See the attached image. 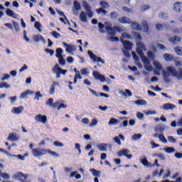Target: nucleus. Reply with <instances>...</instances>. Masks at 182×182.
<instances>
[{
	"instance_id": "50",
	"label": "nucleus",
	"mask_w": 182,
	"mask_h": 182,
	"mask_svg": "<svg viewBox=\"0 0 182 182\" xmlns=\"http://www.w3.org/2000/svg\"><path fill=\"white\" fill-rule=\"evenodd\" d=\"M66 107H68V105H65L63 103L60 104V102L57 107V109H58V110H60V109H66Z\"/></svg>"
},
{
	"instance_id": "45",
	"label": "nucleus",
	"mask_w": 182,
	"mask_h": 182,
	"mask_svg": "<svg viewBox=\"0 0 182 182\" xmlns=\"http://www.w3.org/2000/svg\"><path fill=\"white\" fill-rule=\"evenodd\" d=\"M159 139L162 141V143H167V139H166V136H164L163 134L159 135Z\"/></svg>"
},
{
	"instance_id": "34",
	"label": "nucleus",
	"mask_w": 182,
	"mask_h": 182,
	"mask_svg": "<svg viewBox=\"0 0 182 182\" xmlns=\"http://www.w3.org/2000/svg\"><path fill=\"white\" fill-rule=\"evenodd\" d=\"M119 123V120L116 118H111L108 122L109 126H113V124H117Z\"/></svg>"
},
{
	"instance_id": "60",
	"label": "nucleus",
	"mask_w": 182,
	"mask_h": 182,
	"mask_svg": "<svg viewBox=\"0 0 182 182\" xmlns=\"http://www.w3.org/2000/svg\"><path fill=\"white\" fill-rule=\"evenodd\" d=\"M81 74H82L84 76H86L89 75V72L87 71V68H83L81 70Z\"/></svg>"
},
{
	"instance_id": "2",
	"label": "nucleus",
	"mask_w": 182,
	"mask_h": 182,
	"mask_svg": "<svg viewBox=\"0 0 182 182\" xmlns=\"http://www.w3.org/2000/svg\"><path fill=\"white\" fill-rule=\"evenodd\" d=\"M31 153L34 157H41L48 154H50L51 156H55V157H59V154H58V153L50 149H45L41 148H34Z\"/></svg>"
},
{
	"instance_id": "55",
	"label": "nucleus",
	"mask_w": 182,
	"mask_h": 182,
	"mask_svg": "<svg viewBox=\"0 0 182 182\" xmlns=\"http://www.w3.org/2000/svg\"><path fill=\"white\" fill-rule=\"evenodd\" d=\"M35 95H36V97H34V99L36 100H39L40 97H43V95L42 94H41V92H39V91L36 92Z\"/></svg>"
},
{
	"instance_id": "61",
	"label": "nucleus",
	"mask_w": 182,
	"mask_h": 182,
	"mask_svg": "<svg viewBox=\"0 0 182 182\" xmlns=\"http://www.w3.org/2000/svg\"><path fill=\"white\" fill-rule=\"evenodd\" d=\"M132 56H133L134 60L136 62H139V60H140V59L139 58V56H137V54H136V53H134V51H132Z\"/></svg>"
},
{
	"instance_id": "39",
	"label": "nucleus",
	"mask_w": 182,
	"mask_h": 182,
	"mask_svg": "<svg viewBox=\"0 0 182 182\" xmlns=\"http://www.w3.org/2000/svg\"><path fill=\"white\" fill-rule=\"evenodd\" d=\"M147 56H148V58H149V59H151V60H154V59L156 58L154 53H153L152 51H148Z\"/></svg>"
},
{
	"instance_id": "38",
	"label": "nucleus",
	"mask_w": 182,
	"mask_h": 182,
	"mask_svg": "<svg viewBox=\"0 0 182 182\" xmlns=\"http://www.w3.org/2000/svg\"><path fill=\"white\" fill-rule=\"evenodd\" d=\"M142 26L144 30V32L146 33L149 32V24L147 23V21H142Z\"/></svg>"
},
{
	"instance_id": "46",
	"label": "nucleus",
	"mask_w": 182,
	"mask_h": 182,
	"mask_svg": "<svg viewBox=\"0 0 182 182\" xmlns=\"http://www.w3.org/2000/svg\"><path fill=\"white\" fill-rule=\"evenodd\" d=\"M34 27L36 28V29H38L39 32H41V28H42V24H41L39 21H36L34 23Z\"/></svg>"
},
{
	"instance_id": "48",
	"label": "nucleus",
	"mask_w": 182,
	"mask_h": 182,
	"mask_svg": "<svg viewBox=\"0 0 182 182\" xmlns=\"http://www.w3.org/2000/svg\"><path fill=\"white\" fill-rule=\"evenodd\" d=\"M141 139V134H135L132 136V140H140Z\"/></svg>"
},
{
	"instance_id": "42",
	"label": "nucleus",
	"mask_w": 182,
	"mask_h": 182,
	"mask_svg": "<svg viewBox=\"0 0 182 182\" xmlns=\"http://www.w3.org/2000/svg\"><path fill=\"white\" fill-rule=\"evenodd\" d=\"M58 63L59 65H61V66H65V65H66V60H65L63 57H61L58 58Z\"/></svg>"
},
{
	"instance_id": "3",
	"label": "nucleus",
	"mask_w": 182,
	"mask_h": 182,
	"mask_svg": "<svg viewBox=\"0 0 182 182\" xmlns=\"http://www.w3.org/2000/svg\"><path fill=\"white\" fill-rule=\"evenodd\" d=\"M28 177L29 175L28 173H23L22 172H17L14 175V178L21 182H31V181L28 180Z\"/></svg>"
},
{
	"instance_id": "37",
	"label": "nucleus",
	"mask_w": 182,
	"mask_h": 182,
	"mask_svg": "<svg viewBox=\"0 0 182 182\" xmlns=\"http://www.w3.org/2000/svg\"><path fill=\"white\" fill-rule=\"evenodd\" d=\"M174 50H175L176 53L177 55H178V56H182V49H181V46H176L174 48Z\"/></svg>"
},
{
	"instance_id": "43",
	"label": "nucleus",
	"mask_w": 182,
	"mask_h": 182,
	"mask_svg": "<svg viewBox=\"0 0 182 182\" xmlns=\"http://www.w3.org/2000/svg\"><path fill=\"white\" fill-rule=\"evenodd\" d=\"M164 151H166V153L171 154L174 153V151H176V149L173 147H167L164 149Z\"/></svg>"
},
{
	"instance_id": "58",
	"label": "nucleus",
	"mask_w": 182,
	"mask_h": 182,
	"mask_svg": "<svg viewBox=\"0 0 182 182\" xmlns=\"http://www.w3.org/2000/svg\"><path fill=\"white\" fill-rule=\"evenodd\" d=\"M45 52H46L47 53H50V56H53V55L55 54V51L49 48H46Z\"/></svg>"
},
{
	"instance_id": "56",
	"label": "nucleus",
	"mask_w": 182,
	"mask_h": 182,
	"mask_svg": "<svg viewBox=\"0 0 182 182\" xmlns=\"http://www.w3.org/2000/svg\"><path fill=\"white\" fill-rule=\"evenodd\" d=\"M168 140L170 143H176L177 139L173 137V136H168Z\"/></svg>"
},
{
	"instance_id": "47",
	"label": "nucleus",
	"mask_w": 182,
	"mask_h": 182,
	"mask_svg": "<svg viewBox=\"0 0 182 182\" xmlns=\"http://www.w3.org/2000/svg\"><path fill=\"white\" fill-rule=\"evenodd\" d=\"M98 28H99L100 32L101 33H105V31L103 30L105 28V24H103L102 23H98Z\"/></svg>"
},
{
	"instance_id": "23",
	"label": "nucleus",
	"mask_w": 182,
	"mask_h": 182,
	"mask_svg": "<svg viewBox=\"0 0 182 182\" xmlns=\"http://www.w3.org/2000/svg\"><path fill=\"white\" fill-rule=\"evenodd\" d=\"M33 41L34 42H39V41H41L42 42H43V43H45V38L41 36V35H38V36H33Z\"/></svg>"
},
{
	"instance_id": "59",
	"label": "nucleus",
	"mask_w": 182,
	"mask_h": 182,
	"mask_svg": "<svg viewBox=\"0 0 182 182\" xmlns=\"http://www.w3.org/2000/svg\"><path fill=\"white\" fill-rule=\"evenodd\" d=\"M136 46H138V48H140V49H146V46H144L141 42L136 43Z\"/></svg>"
},
{
	"instance_id": "4",
	"label": "nucleus",
	"mask_w": 182,
	"mask_h": 182,
	"mask_svg": "<svg viewBox=\"0 0 182 182\" xmlns=\"http://www.w3.org/2000/svg\"><path fill=\"white\" fill-rule=\"evenodd\" d=\"M82 6L83 8H85L88 18H93V12H92V10L90 9V6L89 5V3L86 1H83Z\"/></svg>"
},
{
	"instance_id": "18",
	"label": "nucleus",
	"mask_w": 182,
	"mask_h": 182,
	"mask_svg": "<svg viewBox=\"0 0 182 182\" xmlns=\"http://www.w3.org/2000/svg\"><path fill=\"white\" fill-rule=\"evenodd\" d=\"M176 107V105L170 103L164 104V110H173Z\"/></svg>"
},
{
	"instance_id": "11",
	"label": "nucleus",
	"mask_w": 182,
	"mask_h": 182,
	"mask_svg": "<svg viewBox=\"0 0 182 182\" xmlns=\"http://www.w3.org/2000/svg\"><path fill=\"white\" fill-rule=\"evenodd\" d=\"M63 46H65V48H66L65 50L68 53H70L71 52H75L76 50V47H75V46L69 45L65 42H63Z\"/></svg>"
},
{
	"instance_id": "13",
	"label": "nucleus",
	"mask_w": 182,
	"mask_h": 182,
	"mask_svg": "<svg viewBox=\"0 0 182 182\" xmlns=\"http://www.w3.org/2000/svg\"><path fill=\"white\" fill-rule=\"evenodd\" d=\"M118 21L119 22H120V23H124V24L127 23L128 25H130L132 23V20H130V18L127 16H122L119 18Z\"/></svg>"
},
{
	"instance_id": "27",
	"label": "nucleus",
	"mask_w": 182,
	"mask_h": 182,
	"mask_svg": "<svg viewBox=\"0 0 182 182\" xmlns=\"http://www.w3.org/2000/svg\"><path fill=\"white\" fill-rule=\"evenodd\" d=\"M80 18L82 22H87V17L86 16V13L85 11H82L80 14Z\"/></svg>"
},
{
	"instance_id": "10",
	"label": "nucleus",
	"mask_w": 182,
	"mask_h": 182,
	"mask_svg": "<svg viewBox=\"0 0 182 182\" xmlns=\"http://www.w3.org/2000/svg\"><path fill=\"white\" fill-rule=\"evenodd\" d=\"M59 101H56L55 103H53V99L50 98L48 100L46 101V104L47 106H50V107H52L53 109H56L58 106H59Z\"/></svg>"
},
{
	"instance_id": "29",
	"label": "nucleus",
	"mask_w": 182,
	"mask_h": 182,
	"mask_svg": "<svg viewBox=\"0 0 182 182\" xmlns=\"http://www.w3.org/2000/svg\"><path fill=\"white\" fill-rule=\"evenodd\" d=\"M134 103L135 105H138V106H145V105H147V102L144 100H138Z\"/></svg>"
},
{
	"instance_id": "5",
	"label": "nucleus",
	"mask_w": 182,
	"mask_h": 182,
	"mask_svg": "<svg viewBox=\"0 0 182 182\" xmlns=\"http://www.w3.org/2000/svg\"><path fill=\"white\" fill-rule=\"evenodd\" d=\"M88 55L93 62H101V63H105V61H103L100 57H97V55H95L93 52L88 50Z\"/></svg>"
},
{
	"instance_id": "32",
	"label": "nucleus",
	"mask_w": 182,
	"mask_h": 182,
	"mask_svg": "<svg viewBox=\"0 0 182 182\" xmlns=\"http://www.w3.org/2000/svg\"><path fill=\"white\" fill-rule=\"evenodd\" d=\"M74 8L75 11H80L82 9V6H80V3L77 1H74Z\"/></svg>"
},
{
	"instance_id": "24",
	"label": "nucleus",
	"mask_w": 182,
	"mask_h": 182,
	"mask_svg": "<svg viewBox=\"0 0 182 182\" xmlns=\"http://www.w3.org/2000/svg\"><path fill=\"white\" fill-rule=\"evenodd\" d=\"M90 171L92 173V176H94L95 177H100V175L102 174V172H100V171H97L95 168L90 169Z\"/></svg>"
},
{
	"instance_id": "54",
	"label": "nucleus",
	"mask_w": 182,
	"mask_h": 182,
	"mask_svg": "<svg viewBox=\"0 0 182 182\" xmlns=\"http://www.w3.org/2000/svg\"><path fill=\"white\" fill-rule=\"evenodd\" d=\"M114 141L118 144V146H122V141H120V138L119 136L114 137Z\"/></svg>"
},
{
	"instance_id": "62",
	"label": "nucleus",
	"mask_w": 182,
	"mask_h": 182,
	"mask_svg": "<svg viewBox=\"0 0 182 182\" xmlns=\"http://www.w3.org/2000/svg\"><path fill=\"white\" fill-rule=\"evenodd\" d=\"M13 25H14V27L16 29V31L19 32V24H18V23H16L15 21H13Z\"/></svg>"
},
{
	"instance_id": "1",
	"label": "nucleus",
	"mask_w": 182,
	"mask_h": 182,
	"mask_svg": "<svg viewBox=\"0 0 182 182\" xmlns=\"http://www.w3.org/2000/svg\"><path fill=\"white\" fill-rule=\"evenodd\" d=\"M166 70L162 71V75L164 77V80L166 83H170L171 80H170V74L173 77H177L179 80H182V68H178V73L177 70L174 68V67H168Z\"/></svg>"
},
{
	"instance_id": "9",
	"label": "nucleus",
	"mask_w": 182,
	"mask_h": 182,
	"mask_svg": "<svg viewBox=\"0 0 182 182\" xmlns=\"http://www.w3.org/2000/svg\"><path fill=\"white\" fill-rule=\"evenodd\" d=\"M97 149L100 151H107V147H109V149H112V144H98L97 145Z\"/></svg>"
},
{
	"instance_id": "6",
	"label": "nucleus",
	"mask_w": 182,
	"mask_h": 182,
	"mask_svg": "<svg viewBox=\"0 0 182 182\" xmlns=\"http://www.w3.org/2000/svg\"><path fill=\"white\" fill-rule=\"evenodd\" d=\"M88 55L93 62H101V63H105V61H103L100 57H97V55H95L93 52L88 50Z\"/></svg>"
},
{
	"instance_id": "64",
	"label": "nucleus",
	"mask_w": 182,
	"mask_h": 182,
	"mask_svg": "<svg viewBox=\"0 0 182 182\" xmlns=\"http://www.w3.org/2000/svg\"><path fill=\"white\" fill-rule=\"evenodd\" d=\"M52 35L54 38H55V39L60 38V35L59 34V33H57L56 31H53Z\"/></svg>"
},
{
	"instance_id": "35",
	"label": "nucleus",
	"mask_w": 182,
	"mask_h": 182,
	"mask_svg": "<svg viewBox=\"0 0 182 182\" xmlns=\"http://www.w3.org/2000/svg\"><path fill=\"white\" fill-rule=\"evenodd\" d=\"M22 110H23V107L22 106L14 108V113H16L17 114H20V113L22 112Z\"/></svg>"
},
{
	"instance_id": "12",
	"label": "nucleus",
	"mask_w": 182,
	"mask_h": 182,
	"mask_svg": "<svg viewBox=\"0 0 182 182\" xmlns=\"http://www.w3.org/2000/svg\"><path fill=\"white\" fill-rule=\"evenodd\" d=\"M35 119L37 122H41V123H43V124H46V122H48V118L46 115L38 114Z\"/></svg>"
},
{
	"instance_id": "26",
	"label": "nucleus",
	"mask_w": 182,
	"mask_h": 182,
	"mask_svg": "<svg viewBox=\"0 0 182 182\" xmlns=\"http://www.w3.org/2000/svg\"><path fill=\"white\" fill-rule=\"evenodd\" d=\"M132 35L134 38H135L137 41H139V42H141V41H143V37H141V35L140 34V33L133 32Z\"/></svg>"
},
{
	"instance_id": "21",
	"label": "nucleus",
	"mask_w": 182,
	"mask_h": 182,
	"mask_svg": "<svg viewBox=\"0 0 182 182\" xmlns=\"http://www.w3.org/2000/svg\"><path fill=\"white\" fill-rule=\"evenodd\" d=\"M131 23L133 29L135 31H141V26L139 23L133 22Z\"/></svg>"
},
{
	"instance_id": "41",
	"label": "nucleus",
	"mask_w": 182,
	"mask_h": 182,
	"mask_svg": "<svg viewBox=\"0 0 182 182\" xmlns=\"http://www.w3.org/2000/svg\"><path fill=\"white\" fill-rule=\"evenodd\" d=\"M154 66H155V68H156V69H157V70H161V69H163L161 64H160V63H159V62H154Z\"/></svg>"
},
{
	"instance_id": "36",
	"label": "nucleus",
	"mask_w": 182,
	"mask_h": 182,
	"mask_svg": "<svg viewBox=\"0 0 182 182\" xmlns=\"http://www.w3.org/2000/svg\"><path fill=\"white\" fill-rule=\"evenodd\" d=\"M77 79H82V75H80V71H77V73H75V75L74 77L73 83H77Z\"/></svg>"
},
{
	"instance_id": "7",
	"label": "nucleus",
	"mask_w": 182,
	"mask_h": 182,
	"mask_svg": "<svg viewBox=\"0 0 182 182\" xmlns=\"http://www.w3.org/2000/svg\"><path fill=\"white\" fill-rule=\"evenodd\" d=\"M122 43H123L124 49L126 50H132L133 49V44L129 41H124L123 38H120Z\"/></svg>"
},
{
	"instance_id": "20",
	"label": "nucleus",
	"mask_w": 182,
	"mask_h": 182,
	"mask_svg": "<svg viewBox=\"0 0 182 182\" xmlns=\"http://www.w3.org/2000/svg\"><path fill=\"white\" fill-rule=\"evenodd\" d=\"M164 58L165 59V60H166V62H171V60H174V56L168 53H165L164 55Z\"/></svg>"
},
{
	"instance_id": "33",
	"label": "nucleus",
	"mask_w": 182,
	"mask_h": 182,
	"mask_svg": "<svg viewBox=\"0 0 182 182\" xmlns=\"http://www.w3.org/2000/svg\"><path fill=\"white\" fill-rule=\"evenodd\" d=\"M122 38H124V39H129V41H132L133 39V36L127 32H124L122 33Z\"/></svg>"
},
{
	"instance_id": "53",
	"label": "nucleus",
	"mask_w": 182,
	"mask_h": 182,
	"mask_svg": "<svg viewBox=\"0 0 182 182\" xmlns=\"http://www.w3.org/2000/svg\"><path fill=\"white\" fill-rule=\"evenodd\" d=\"M0 176L2 177V178H4L5 180H9V174L6 173H0Z\"/></svg>"
},
{
	"instance_id": "16",
	"label": "nucleus",
	"mask_w": 182,
	"mask_h": 182,
	"mask_svg": "<svg viewBox=\"0 0 182 182\" xmlns=\"http://www.w3.org/2000/svg\"><path fill=\"white\" fill-rule=\"evenodd\" d=\"M180 41H181V38H180V37L177 36H173L169 38V41H171V43H173V45H177V43H178Z\"/></svg>"
},
{
	"instance_id": "15",
	"label": "nucleus",
	"mask_w": 182,
	"mask_h": 182,
	"mask_svg": "<svg viewBox=\"0 0 182 182\" xmlns=\"http://www.w3.org/2000/svg\"><path fill=\"white\" fill-rule=\"evenodd\" d=\"M173 11L176 12H181L182 11V3L180 1H177L173 4Z\"/></svg>"
},
{
	"instance_id": "63",
	"label": "nucleus",
	"mask_w": 182,
	"mask_h": 182,
	"mask_svg": "<svg viewBox=\"0 0 182 182\" xmlns=\"http://www.w3.org/2000/svg\"><path fill=\"white\" fill-rule=\"evenodd\" d=\"M136 52H137V53H138V55H139V56H140V58H144V53L143 52V50H141V49H138L137 50H136Z\"/></svg>"
},
{
	"instance_id": "49",
	"label": "nucleus",
	"mask_w": 182,
	"mask_h": 182,
	"mask_svg": "<svg viewBox=\"0 0 182 182\" xmlns=\"http://www.w3.org/2000/svg\"><path fill=\"white\" fill-rule=\"evenodd\" d=\"M150 9L149 6L144 5L141 6V12H146V11H149Z\"/></svg>"
},
{
	"instance_id": "31",
	"label": "nucleus",
	"mask_w": 182,
	"mask_h": 182,
	"mask_svg": "<svg viewBox=\"0 0 182 182\" xmlns=\"http://www.w3.org/2000/svg\"><path fill=\"white\" fill-rule=\"evenodd\" d=\"M8 140H11V141H16L18 140V138L16 137V135L15 134H9L8 136Z\"/></svg>"
},
{
	"instance_id": "52",
	"label": "nucleus",
	"mask_w": 182,
	"mask_h": 182,
	"mask_svg": "<svg viewBox=\"0 0 182 182\" xmlns=\"http://www.w3.org/2000/svg\"><path fill=\"white\" fill-rule=\"evenodd\" d=\"M141 164H142L144 166H146V167H149V164H150V163H149V161H148L147 159H146V158H144V159L141 160Z\"/></svg>"
},
{
	"instance_id": "44",
	"label": "nucleus",
	"mask_w": 182,
	"mask_h": 182,
	"mask_svg": "<svg viewBox=\"0 0 182 182\" xmlns=\"http://www.w3.org/2000/svg\"><path fill=\"white\" fill-rule=\"evenodd\" d=\"M119 14L116 11H112L110 13V18L111 19H117Z\"/></svg>"
},
{
	"instance_id": "30",
	"label": "nucleus",
	"mask_w": 182,
	"mask_h": 182,
	"mask_svg": "<svg viewBox=\"0 0 182 182\" xmlns=\"http://www.w3.org/2000/svg\"><path fill=\"white\" fill-rule=\"evenodd\" d=\"M100 5H101L102 9H107L109 8V3H107V1H102L100 2Z\"/></svg>"
},
{
	"instance_id": "25",
	"label": "nucleus",
	"mask_w": 182,
	"mask_h": 182,
	"mask_svg": "<svg viewBox=\"0 0 182 182\" xmlns=\"http://www.w3.org/2000/svg\"><path fill=\"white\" fill-rule=\"evenodd\" d=\"M55 86H59V83L58 82H53V85L50 86L49 93L50 95H53L55 93Z\"/></svg>"
},
{
	"instance_id": "57",
	"label": "nucleus",
	"mask_w": 182,
	"mask_h": 182,
	"mask_svg": "<svg viewBox=\"0 0 182 182\" xmlns=\"http://www.w3.org/2000/svg\"><path fill=\"white\" fill-rule=\"evenodd\" d=\"M53 145L55 146V147H63V144L58 141H54Z\"/></svg>"
},
{
	"instance_id": "8",
	"label": "nucleus",
	"mask_w": 182,
	"mask_h": 182,
	"mask_svg": "<svg viewBox=\"0 0 182 182\" xmlns=\"http://www.w3.org/2000/svg\"><path fill=\"white\" fill-rule=\"evenodd\" d=\"M92 75L95 80H100V82H105L106 80V77L104 75L100 74L98 71H93Z\"/></svg>"
},
{
	"instance_id": "28",
	"label": "nucleus",
	"mask_w": 182,
	"mask_h": 182,
	"mask_svg": "<svg viewBox=\"0 0 182 182\" xmlns=\"http://www.w3.org/2000/svg\"><path fill=\"white\" fill-rule=\"evenodd\" d=\"M28 93H30L31 95H33V92H32L31 90H27L26 92H23L21 93V95H20V98L25 99V97H28Z\"/></svg>"
},
{
	"instance_id": "17",
	"label": "nucleus",
	"mask_w": 182,
	"mask_h": 182,
	"mask_svg": "<svg viewBox=\"0 0 182 182\" xmlns=\"http://www.w3.org/2000/svg\"><path fill=\"white\" fill-rule=\"evenodd\" d=\"M129 152H130V151L129 149H123L122 150L118 151L117 153V154L118 157H122L123 156H126L127 155V154L129 153Z\"/></svg>"
},
{
	"instance_id": "22",
	"label": "nucleus",
	"mask_w": 182,
	"mask_h": 182,
	"mask_svg": "<svg viewBox=\"0 0 182 182\" xmlns=\"http://www.w3.org/2000/svg\"><path fill=\"white\" fill-rule=\"evenodd\" d=\"M6 14L7 16H10L11 18H14V19H16V16H15V13L10 9H7L6 11Z\"/></svg>"
},
{
	"instance_id": "19",
	"label": "nucleus",
	"mask_w": 182,
	"mask_h": 182,
	"mask_svg": "<svg viewBox=\"0 0 182 182\" xmlns=\"http://www.w3.org/2000/svg\"><path fill=\"white\" fill-rule=\"evenodd\" d=\"M105 29H106L107 33H109V35H111V36H116V31L114 30V28H113L110 26H106Z\"/></svg>"
},
{
	"instance_id": "14",
	"label": "nucleus",
	"mask_w": 182,
	"mask_h": 182,
	"mask_svg": "<svg viewBox=\"0 0 182 182\" xmlns=\"http://www.w3.org/2000/svg\"><path fill=\"white\" fill-rule=\"evenodd\" d=\"M58 71L60 73H62V75H66L68 73V70H63L61 68L59 67V65L55 64V65L53 68V72Z\"/></svg>"
},
{
	"instance_id": "51",
	"label": "nucleus",
	"mask_w": 182,
	"mask_h": 182,
	"mask_svg": "<svg viewBox=\"0 0 182 182\" xmlns=\"http://www.w3.org/2000/svg\"><path fill=\"white\" fill-rule=\"evenodd\" d=\"M142 62L144 63V65H150V60L147 58L146 56L142 57Z\"/></svg>"
},
{
	"instance_id": "40",
	"label": "nucleus",
	"mask_w": 182,
	"mask_h": 182,
	"mask_svg": "<svg viewBox=\"0 0 182 182\" xmlns=\"http://www.w3.org/2000/svg\"><path fill=\"white\" fill-rule=\"evenodd\" d=\"M96 12L97 14H98V15H100V14H103L104 15H106V14H107V11L105 10V9H102V8H100L97 9Z\"/></svg>"
}]
</instances>
